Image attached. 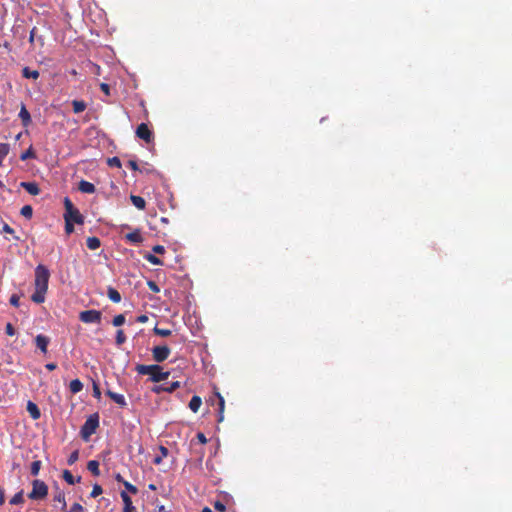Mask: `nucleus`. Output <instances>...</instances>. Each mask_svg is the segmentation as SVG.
<instances>
[{"label": "nucleus", "mask_w": 512, "mask_h": 512, "mask_svg": "<svg viewBox=\"0 0 512 512\" xmlns=\"http://www.w3.org/2000/svg\"><path fill=\"white\" fill-rule=\"evenodd\" d=\"M93 397L98 400L101 398V391L99 385L96 382H93Z\"/></svg>", "instance_id": "obj_46"}, {"label": "nucleus", "mask_w": 512, "mask_h": 512, "mask_svg": "<svg viewBox=\"0 0 512 512\" xmlns=\"http://www.w3.org/2000/svg\"><path fill=\"white\" fill-rule=\"evenodd\" d=\"M22 76H23L24 78H26V79H34V80H36V79H38V78H39L40 73H39V71H37V70H32V69H30V67H27V66H26V67H24V68L22 69Z\"/></svg>", "instance_id": "obj_21"}, {"label": "nucleus", "mask_w": 512, "mask_h": 512, "mask_svg": "<svg viewBox=\"0 0 512 512\" xmlns=\"http://www.w3.org/2000/svg\"><path fill=\"white\" fill-rule=\"evenodd\" d=\"M24 499H23V491H19L18 493H16L11 499H10V504L11 505H18V504H21L23 503Z\"/></svg>", "instance_id": "obj_34"}, {"label": "nucleus", "mask_w": 512, "mask_h": 512, "mask_svg": "<svg viewBox=\"0 0 512 512\" xmlns=\"http://www.w3.org/2000/svg\"><path fill=\"white\" fill-rule=\"evenodd\" d=\"M63 479L70 485H74L75 483H79L81 481L80 476L75 478L69 470L63 471Z\"/></svg>", "instance_id": "obj_23"}, {"label": "nucleus", "mask_w": 512, "mask_h": 512, "mask_svg": "<svg viewBox=\"0 0 512 512\" xmlns=\"http://www.w3.org/2000/svg\"><path fill=\"white\" fill-rule=\"evenodd\" d=\"M202 404V400H201V397L197 396V395H194L190 402H189V408L194 412L196 413L200 406Z\"/></svg>", "instance_id": "obj_25"}, {"label": "nucleus", "mask_w": 512, "mask_h": 512, "mask_svg": "<svg viewBox=\"0 0 512 512\" xmlns=\"http://www.w3.org/2000/svg\"><path fill=\"white\" fill-rule=\"evenodd\" d=\"M120 496L124 503L123 512H135L136 508L132 503V500L126 491H121Z\"/></svg>", "instance_id": "obj_11"}, {"label": "nucleus", "mask_w": 512, "mask_h": 512, "mask_svg": "<svg viewBox=\"0 0 512 512\" xmlns=\"http://www.w3.org/2000/svg\"><path fill=\"white\" fill-rule=\"evenodd\" d=\"M45 368L49 371H53L57 368V365L55 363H47L45 365Z\"/></svg>", "instance_id": "obj_59"}, {"label": "nucleus", "mask_w": 512, "mask_h": 512, "mask_svg": "<svg viewBox=\"0 0 512 512\" xmlns=\"http://www.w3.org/2000/svg\"><path fill=\"white\" fill-rule=\"evenodd\" d=\"M102 313L98 310H85L80 312L79 314V320L86 324L91 323H97L99 324L101 322Z\"/></svg>", "instance_id": "obj_5"}, {"label": "nucleus", "mask_w": 512, "mask_h": 512, "mask_svg": "<svg viewBox=\"0 0 512 512\" xmlns=\"http://www.w3.org/2000/svg\"><path fill=\"white\" fill-rule=\"evenodd\" d=\"M196 438H197L198 442L203 445L206 444L208 441L206 436L202 432H198L196 435Z\"/></svg>", "instance_id": "obj_51"}, {"label": "nucleus", "mask_w": 512, "mask_h": 512, "mask_svg": "<svg viewBox=\"0 0 512 512\" xmlns=\"http://www.w3.org/2000/svg\"><path fill=\"white\" fill-rule=\"evenodd\" d=\"M216 397L218 398V422H221L223 421L224 419V406H225V400L224 398L221 396V394L219 392H216Z\"/></svg>", "instance_id": "obj_20"}, {"label": "nucleus", "mask_w": 512, "mask_h": 512, "mask_svg": "<svg viewBox=\"0 0 512 512\" xmlns=\"http://www.w3.org/2000/svg\"><path fill=\"white\" fill-rule=\"evenodd\" d=\"M74 223L71 222L68 218L65 219V232L67 234H71L74 232Z\"/></svg>", "instance_id": "obj_45"}, {"label": "nucleus", "mask_w": 512, "mask_h": 512, "mask_svg": "<svg viewBox=\"0 0 512 512\" xmlns=\"http://www.w3.org/2000/svg\"><path fill=\"white\" fill-rule=\"evenodd\" d=\"M147 321H148V316H146V315H140L137 317V322L145 323Z\"/></svg>", "instance_id": "obj_60"}, {"label": "nucleus", "mask_w": 512, "mask_h": 512, "mask_svg": "<svg viewBox=\"0 0 512 512\" xmlns=\"http://www.w3.org/2000/svg\"><path fill=\"white\" fill-rule=\"evenodd\" d=\"M87 469L94 475L99 476L100 475V469H99V462L96 460H90L87 463Z\"/></svg>", "instance_id": "obj_27"}, {"label": "nucleus", "mask_w": 512, "mask_h": 512, "mask_svg": "<svg viewBox=\"0 0 512 512\" xmlns=\"http://www.w3.org/2000/svg\"><path fill=\"white\" fill-rule=\"evenodd\" d=\"M126 341V336L123 332V330L119 329L117 330L116 332V337H115V343L116 345L120 346L122 345L124 342Z\"/></svg>", "instance_id": "obj_37"}, {"label": "nucleus", "mask_w": 512, "mask_h": 512, "mask_svg": "<svg viewBox=\"0 0 512 512\" xmlns=\"http://www.w3.org/2000/svg\"><path fill=\"white\" fill-rule=\"evenodd\" d=\"M153 332L156 334V335H159L161 337H168L172 334V331L169 330V329H163V328H159L157 326L154 327L153 329Z\"/></svg>", "instance_id": "obj_36"}, {"label": "nucleus", "mask_w": 512, "mask_h": 512, "mask_svg": "<svg viewBox=\"0 0 512 512\" xmlns=\"http://www.w3.org/2000/svg\"><path fill=\"white\" fill-rule=\"evenodd\" d=\"M5 503V491L2 487H0V506Z\"/></svg>", "instance_id": "obj_58"}, {"label": "nucleus", "mask_w": 512, "mask_h": 512, "mask_svg": "<svg viewBox=\"0 0 512 512\" xmlns=\"http://www.w3.org/2000/svg\"><path fill=\"white\" fill-rule=\"evenodd\" d=\"M135 370L140 375H149V380L154 383L161 382L170 376V371H163L162 367L158 364H137Z\"/></svg>", "instance_id": "obj_1"}, {"label": "nucleus", "mask_w": 512, "mask_h": 512, "mask_svg": "<svg viewBox=\"0 0 512 512\" xmlns=\"http://www.w3.org/2000/svg\"><path fill=\"white\" fill-rule=\"evenodd\" d=\"M202 512H212V510L208 507H205Z\"/></svg>", "instance_id": "obj_64"}, {"label": "nucleus", "mask_w": 512, "mask_h": 512, "mask_svg": "<svg viewBox=\"0 0 512 512\" xmlns=\"http://www.w3.org/2000/svg\"><path fill=\"white\" fill-rule=\"evenodd\" d=\"M214 507L220 512H224L226 510V506L221 502H216Z\"/></svg>", "instance_id": "obj_57"}, {"label": "nucleus", "mask_w": 512, "mask_h": 512, "mask_svg": "<svg viewBox=\"0 0 512 512\" xmlns=\"http://www.w3.org/2000/svg\"><path fill=\"white\" fill-rule=\"evenodd\" d=\"M20 187L25 189L29 194L36 196L40 193V188L36 182H21Z\"/></svg>", "instance_id": "obj_14"}, {"label": "nucleus", "mask_w": 512, "mask_h": 512, "mask_svg": "<svg viewBox=\"0 0 512 512\" xmlns=\"http://www.w3.org/2000/svg\"><path fill=\"white\" fill-rule=\"evenodd\" d=\"M53 500L61 503V510L66 509L67 504L65 501V494L62 490H59V489L57 490V492L54 495Z\"/></svg>", "instance_id": "obj_28"}, {"label": "nucleus", "mask_w": 512, "mask_h": 512, "mask_svg": "<svg viewBox=\"0 0 512 512\" xmlns=\"http://www.w3.org/2000/svg\"><path fill=\"white\" fill-rule=\"evenodd\" d=\"M148 487L150 490H156V486L154 484H150Z\"/></svg>", "instance_id": "obj_63"}, {"label": "nucleus", "mask_w": 512, "mask_h": 512, "mask_svg": "<svg viewBox=\"0 0 512 512\" xmlns=\"http://www.w3.org/2000/svg\"><path fill=\"white\" fill-rule=\"evenodd\" d=\"M86 245L90 250H96L101 246V241L98 237H88L86 240Z\"/></svg>", "instance_id": "obj_24"}, {"label": "nucleus", "mask_w": 512, "mask_h": 512, "mask_svg": "<svg viewBox=\"0 0 512 512\" xmlns=\"http://www.w3.org/2000/svg\"><path fill=\"white\" fill-rule=\"evenodd\" d=\"M19 118L21 119L22 125L24 127H28L32 122L31 115H30L29 111L26 109L25 104H23V103L21 104Z\"/></svg>", "instance_id": "obj_15"}, {"label": "nucleus", "mask_w": 512, "mask_h": 512, "mask_svg": "<svg viewBox=\"0 0 512 512\" xmlns=\"http://www.w3.org/2000/svg\"><path fill=\"white\" fill-rule=\"evenodd\" d=\"M124 323H125V315H124V314L116 315V316L113 318V320H112V324H113V326H115V327H120V326H122Z\"/></svg>", "instance_id": "obj_38"}, {"label": "nucleus", "mask_w": 512, "mask_h": 512, "mask_svg": "<svg viewBox=\"0 0 512 512\" xmlns=\"http://www.w3.org/2000/svg\"><path fill=\"white\" fill-rule=\"evenodd\" d=\"M159 450H160L161 454H159V456L154 458V463L155 464H160L161 461H162V457H166L168 455V453H169V450L166 447H164V446H160Z\"/></svg>", "instance_id": "obj_35"}, {"label": "nucleus", "mask_w": 512, "mask_h": 512, "mask_svg": "<svg viewBox=\"0 0 512 512\" xmlns=\"http://www.w3.org/2000/svg\"><path fill=\"white\" fill-rule=\"evenodd\" d=\"M78 189L82 192V193H87V194H92L95 192V186L93 183L91 182H88L86 180H81L78 184Z\"/></svg>", "instance_id": "obj_17"}, {"label": "nucleus", "mask_w": 512, "mask_h": 512, "mask_svg": "<svg viewBox=\"0 0 512 512\" xmlns=\"http://www.w3.org/2000/svg\"><path fill=\"white\" fill-rule=\"evenodd\" d=\"M19 296L17 294H12L10 299H9V302L12 306L14 307H18L19 306Z\"/></svg>", "instance_id": "obj_49"}, {"label": "nucleus", "mask_w": 512, "mask_h": 512, "mask_svg": "<svg viewBox=\"0 0 512 512\" xmlns=\"http://www.w3.org/2000/svg\"><path fill=\"white\" fill-rule=\"evenodd\" d=\"M147 285H148V287H149V289H150L151 291H153V292H155V293L160 292V288H159V286L157 285V283H156V282H154V281H152V280H149V281L147 282Z\"/></svg>", "instance_id": "obj_47"}, {"label": "nucleus", "mask_w": 512, "mask_h": 512, "mask_svg": "<svg viewBox=\"0 0 512 512\" xmlns=\"http://www.w3.org/2000/svg\"><path fill=\"white\" fill-rule=\"evenodd\" d=\"M36 158V154L33 150L32 147H29L26 151H24L21 155H20V159L22 161H25L27 159H34Z\"/></svg>", "instance_id": "obj_32"}, {"label": "nucleus", "mask_w": 512, "mask_h": 512, "mask_svg": "<svg viewBox=\"0 0 512 512\" xmlns=\"http://www.w3.org/2000/svg\"><path fill=\"white\" fill-rule=\"evenodd\" d=\"M152 251L156 254H164L165 253V248L164 246L162 245H155L153 248H152Z\"/></svg>", "instance_id": "obj_52"}, {"label": "nucleus", "mask_w": 512, "mask_h": 512, "mask_svg": "<svg viewBox=\"0 0 512 512\" xmlns=\"http://www.w3.org/2000/svg\"><path fill=\"white\" fill-rule=\"evenodd\" d=\"M46 289H40L35 287V292L31 296V300L37 304H41L45 301Z\"/></svg>", "instance_id": "obj_18"}, {"label": "nucleus", "mask_w": 512, "mask_h": 512, "mask_svg": "<svg viewBox=\"0 0 512 512\" xmlns=\"http://www.w3.org/2000/svg\"><path fill=\"white\" fill-rule=\"evenodd\" d=\"M36 40L39 41L41 45H44V38H43V36H36Z\"/></svg>", "instance_id": "obj_62"}, {"label": "nucleus", "mask_w": 512, "mask_h": 512, "mask_svg": "<svg viewBox=\"0 0 512 512\" xmlns=\"http://www.w3.org/2000/svg\"><path fill=\"white\" fill-rule=\"evenodd\" d=\"M100 89L107 95L109 96L110 95V86L109 84L107 83H101L100 84Z\"/></svg>", "instance_id": "obj_53"}, {"label": "nucleus", "mask_w": 512, "mask_h": 512, "mask_svg": "<svg viewBox=\"0 0 512 512\" xmlns=\"http://www.w3.org/2000/svg\"><path fill=\"white\" fill-rule=\"evenodd\" d=\"M107 164L110 166V167H116V168H120L121 167V161L118 157H112V158H108L107 160Z\"/></svg>", "instance_id": "obj_43"}, {"label": "nucleus", "mask_w": 512, "mask_h": 512, "mask_svg": "<svg viewBox=\"0 0 512 512\" xmlns=\"http://www.w3.org/2000/svg\"><path fill=\"white\" fill-rule=\"evenodd\" d=\"M69 219L71 222L76 224H83L84 223V217L80 213V211L75 208L74 210L64 213V219Z\"/></svg>", "instance_id": "obj_10"}, {"label": "nucleus", "mask_w": 512, "mask_h": 512, "mask_svg": "<svg viewBox=\"0 0 512 512\" xmlns=\"http://www.w3.org/2000/svg\"><path fill=\"white\" fill-rule=\"evenodd\" d=\"M115 480L122 484H123V481H126L119 473L115 475Z\"/></svg>", "instance_id": "obj_61"}, {"label": "nucleus", "mask_w": 512, "mask_h": 512, "mask_svg": "<svg viewBox=\"0 0 512 512\" xmlns=\"http://www.w3.org/2000/svg\"><path fill=\"white\" fill-rule=\"evenodd\" d=\"M36 32H37V28L34 27L31 31H30V36H29V42L32 44L35 39H36Z\"/></svg>", "instance_id": "obj_55"}, {"label": "nucleus", "mask_w": 512, "mask_h": 512, "mask_svg": "<svg viewBox=\"0 0 512 512\" xmlns=\"http://www.w3.org/2000/svg\"><path fill=\"white\" fill-rule=\"evenodd\" d=\"M106 395L120 407H125L127 405L126 399L122 394L107 390Z\"/></svg>", "instance_id": "obj_12"}, {"label": "nucleus", "mask_w": 512, "mask_h": 512, "mask_svg": "<svg viewBox=\"0 0 512 512\" xmlns=\"http://www.w3.org/2000/svg\"><path fill=\"white\" fill-rule=\"evenodd\" d=\"M144 259L147 260L148 262H150L153 265H163L162 260L160 258H158L157 256H155L154 254H151V253H146L144 255Z\"/></svg>", "instance_id": "obj_31"}, {"label": "nucleus", "mask_w": 512, "mask_h": 512, "mask_svg": "<svg viewBox=\"0 0 512 512\" xmlns=\"http://www.w3.org/2000/svg\"><path fill=\"white\" fill-rule=\"evenodd\" d=\"M135 133L139 139L144 140L146 143H151L154 139V134L146 123L138 125Z\"/></svg>", "instance_id": "obj_7"}, {"label": "nucleus", "mask_w": 512, "mask_h": 512, "mask_svg": "<svg viewBox=\"0 0 512 512\" xmlns=\"http://www.w3.org/2000/svg\"><path fill=\"white\" fill-rule=\"evenodd\" d=\"M73 112L81 113L86 109V103L82 100H73L72 101Z\"/></svg>", "instance_id": "obj_29"}, {"label": "nucleus", "mask_w": 512, "mask_h": 512, "mask_svg": "<svg viewBox=\"0 0 512 512\" xmlns=\"http://www.w3.org/2000/svg\"><path fill=\"white\" fill-rule=\"evenodd\" d=\"M107 296L114 303H119L121 301V294L112 286H108Z\"/></svg>", "instance_id": "obj_19"}, {"label": "nucleus", "mask_w": 512, "mask_h": 512, "mask_svg": "<svg viewBox=\"0 0 512 512\" xmlns=\"http://www.w3.org/2000/svg\"><path fill=\"white\" fill-rule=\"evenodd\" d=\"M40 468H41V461L40 460L33 461L31 464V474L33 476H37L39 474Z\"/></svg>", "instance_id": "obj_39"}, {"label": "nucleus", "mask_w": 512, "mask_h": 512, "mask_svg": "<svg viewBox=\"0 0 512 512\" xmlns=\"http://www.w3.org/2000/svg\"><path fill=\"white\" fill-rule=\"evenodd\" d=\"M10 151V145L8 143H0V166L3 163L4 158Z\"/></svg>", "instance_id": "obj_30"}, {"label": "nucleus", "mask_w": 512, "mask_h": 512, "mask_svg": "<svg viewBox=\"0 0 512 512\" xmlns=\"http://www.w3.org/2000/svg\"><path fill=\"white\" fill-rule=\"evenodd\" d=\"M48 494V486L41 480H34L32 482V491L28 494V497L32 500L44 499Z\"/></svg>", "instance_id": "obj_4"}, {"label": "nucleus", "mask_w": 512, "mask_h": 512, "mask_svg": "<svg viewBox=\"0 0 512 512\" xmlns=\"http://www.w3.org/2000/svg\"><path fill=\"white\" fill-rule=\"evenodd\" d=\"M128 166H129L132 170H134V171L139 170L138 164H137V162H136L135 160H129V161H128Z\"/></svg>", "instance_id": "obj_56"}, {"label": "nucleus", "mask_w": 512, "mask_h": 512, "mask_svg": "<svg viewBox=\"0 0 512 512\" xmlns=\"http://www.w3.org/2000/svg\"><path fill=\"white\" fill-rule=\"evenodd\" d=\"M103 493V489L99 484H94L90 496L96 498Z\"/></svg>", "instance_id": "obj_41"}, {"label": "nucleus", "mask_w": 512, "mask_h": 512, "mask_svg": "<svg viewBox=\"0 0 512 512\" xmlns=\"http://www.w3.org/2000/svg\"><path fill=\"white\" fill-rule=\"evenodd\" d=\"M64 207L65 213L70 212L76 208L68 197L64 198Z\"/></svg>", "instance_id": "obj_44"}, {"label": "nucleus", "mask_w": 512, "mask_h": 512, "mask_svg": "<svg viewBox=\"0 0 512 512\" xmlns=\"http://www.w3.org/2000/svg\"><path fill=\"white\" fill-rule=\"evenodd\" d=\"M123 485L126 489V492H129L131 494H137L138 493V489L136 486H134L133 484H131L130 482L128 481H123Z\"/></svg>", "instance_id": "obj_40"}, {"label": "nucleus", "mask_w": 512, "mask_h": 512, "mask_svg": "<svg viewBox=\"0 0 512 512\" xmlns=\"http://www.w3.org/2000/svg\"><path fill=\"white\" fill-rule=\"evenodd\" d=\"M130 200L133 203V205L138 208L139 210H143L146 205V201L143 197L137 196V195H131Z\"/></svg>", "instance_id": "obj_22"}, {"label": "nucleus", "mask_w": 512, "mask_h": 512, "mask_svg": "<svg viewBox=\"0 0 512 512\" xmlns=\"http://www.w3.org/2000/svg\"><path fill=\"white\" fill-rule=\"evenodd\" d=\"M5 332L9 336H14L16 334V330L11 323L6 324Z\"/></svg>", "instance_id": "obj_48"}, {"label": "nucleus", "mask_w": 512, "mask_h": 512, "mask_svg": "<svg viewBox=\"0 0 512 512\" xmlns=\"http://www.w3.org/2000/svg\"><path fill=\"white\" fill-rule=\"evenodd\" d=\"M49 278V269L43 264L37 265L35 268V287L48 290Z\"/></svg>", "instance_id": "obj_3"}, {"label": "nucleus", "mask_w": 512, "mask_h": 512, "mask_svg": "<svg viewBox=\"0 0 512 512\" xmlns=\"http://www.w3.org/2000/svg\"><path fill=\"white\" fill-rule=\"evenodd\" d=\"M27 411L33 420H38L41 417V412L37 404L32 401L27 403Z\"/></svg>", "instance_id": "obj_16"}, {"label": "nucleus", "mask_w": 512, "mask_h": 512, "mask_svg": "<svg viewBox=\"0 0 512 512\" xmlns=\"http://www.w3.org/2000/svg\"><path fill=\"white\" fill-rule=\"evenodd\" d=\"M71 512H85V509L83 508V506L79 503H74L71 508H70Z\"/></svg>", "instance_id": "obj_50"}, {"label": "nucleus", "mask_w": 512, "mask_h": 512, "mask_svg": "<svg viewBox=\"0 0 512 512\" xmlns=\"http://www.w3.org/2000/svg\"><path fill=\"white\" fill-rule=\"evenodd\" d=\"M153 359L161 363L165 361L170 355V348L167 345L155 346L152 349Z\"/></svg>", "instance_id": "obj_6"}, {"label": "nucleus", "mask_w": 512, "mask_h": 512, "mask_svg": "<svg viewBox=\"0 0 512 512\" xmlns=\"http://www.w3.org/2000/svg\"><path fill=\"white\" fill-rule=\"evenodd\" d=\"M36 347L43 353H47V348L50 343V338L43 334H38L34 339Z\"/></svg>", "instance_id": "obj_9"}, {"label": "nucleus", "mask_w": 512, "mask_h": 512, "mask_svg": "<svg viewBox=\"0 0 512 512\" xmlns=\"http://www.w3.org/2000/svg\"><path fill=\"white\" fill-rule=\"evenodd\" d=\"M181 382L180 381H174L170 384H162V385H156L152 388V391L156 394H160L162 392L172 393L178 388H180Z\"/></svg>", "instance_id": "obj_8"}, {"label": "nucleus", "mask_w": 512, "mask_h": 512, "mask_svg": "<svg viewBox=\"0 0 512 512\" xmlns=\"http://www.w3.org/2000/svg\"><path fill=\"white\" fill-rule=\"evenodd\" d=\"M99 427V415L98 413L91 414L88 416L84 424L80 429V436L84 441H88L92 434H94Z\"/></svg>", "instance_id": "obj_2"}, {"label": "nucleus", "mask_w": 512, "mask_h": 512, "mask_svg": "<svg viewBox=\"0 0 512 512\" xmlns=\"http://www.w3.org/2000/svg\"><path fill=\"white\" fill-rule=\"evenodd\" d=\"M2 232L8 233V234H13L14 230L7 223H3Z\"/></svg>", "instance_id": "obj_54"}, {"label": "nucleus", "mask_w": 512, "mask_h": 512, "mask_svg": "<svg viewBox=\"0 0 512 512\" xmlns=\"http://www.w3.org/2000/svg\"><path fill=\"white\" fill-rule=\"evenodd\" d=\"M20 214L24 216L27 219H30L33 215V208L30 205H24L21 210Z\"/></svg>", "instance_id": "obj_33"}, {"label": "nucleus", "mask_w": 512, "mask_h": 512, "mask_svg": "<svg viewBox=\"0 0 512 512\" xmlns=\"http://www.w3.org/2000/svg\"><path fill=\"white\" fill-rule=\"evenodd\" d=\"M69 389L73 394L79 393L83 389V383L79 379H74L70 382Z\"/></svg>", "instance_id": "obj_26"}, {"label": "nucleus", "mask_w": 512, "mask_h": 512, "mask_svg": "<svg viewBox=\"0 0 512 512\" xmlns=\"http://www.w3.org/2000/svg\"><path fill=\"white\" fill-rule=\"evenodd\" d=\"M125 239L134 245H139L143 242V237L141 236L139 229H136V230L128 233L125 236Z\"/></svg>", "instance_id": "obj_13"}, {"label": "nucleus", "mask_w": 512, "mask_h": 512, "mask_svg": "<svg viewBox=\"0 0 512 512\" xmlns=\"http://www.w3.org/2000/svg\"><path fill=\"white\" fill-rule=\"evenodd\" d=\"M78 458H79V451L75 450L69 455V457L67 459V464L70 466L73 465L78 460Z\"/></svg>", "instance_id": "obj_42"}]
</instances>
